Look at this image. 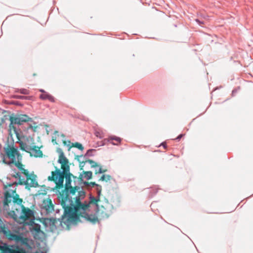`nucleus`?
Returning a JSON list of instances; mask_svg holds the SVG:
<instances>
[{"instance_id":"nucleus-4","label":"nucleus","mask_w":253,"mask_h":253,"mask_svg":"<svg viewBox=\"0 0 253 253\" xmlns=\"http://www.w3.org/2000/svg\"><path fill=\"white\" fill-rule=\"evenodd\" d=\"M75 190H77L78 192V195L76 197V204L78 205V208L79 209L81 207L82 210H87L88 211L93 210L95 211V213H96L99 208L97 203L99 201V198L90 196L89 201H85L82 203L81 201L84 198L85 192L80 187H76L75 190H71V193L75 194Z\"/></svg>"},{"instance_id":"nucleus-6","label":"nucleus","mask_w":253,"mask_h":253,"mask_svg":"<svg viewBox=\"0 0 253 253\" xmlns=\"http://www.w3.org/2000/svg\"><path fill=\"white\" fill-rule=\"evenodd\" d=\"M87 210H82L81 207L78 208V205L76 204L74 208H69L67 211L65 210L64 216L68 217L69 218H73L76 220L80 219V218H84L85 220L89 221L93 224L96 223L98 221V217L96 213L91 214L87 212Z\"/></svg>"},{"instance_id":"nucleus-12","label":"nucleus","mask_w":253,"mask_h":253,"mask_svg":"<svg viewBox=\"0 0 253 253\" xmlns=\"http://www.w3.org/2000/svg\"><path fill=\"white\" fill-rule=\"evenodd\" d=\"M3 253H27L26 251L23 249H19V248L16 246H11L9 247H3Z\"/></svg>"},{"instance_id":"nucleus-27","label":"nucleus","mask_w":253,"mask_h":253,"mask_svg":"<svg viewBox=\"0 0 253 253\" xmlns=\"http://www.w3.org/2000/svg\"><path fill=\"white\" fill-rule=\"evenodd\" d=\"M40 91L41 92H42L43 93H45V92H46L43 89H40Z\"/></svg>"},{"instance_id":"nucleus-19","label":"nucleus","mask_w":253,"mask_h":253,"mask_svg":"<svg viewBox=\"0 0 253 253\" xmlns=\"http://www.w3.org/2000/svg\"><path fill=\"white\" fill-rule=\"evenodd\" d=\"M111 179V176L109 175H103L100 179V180H101V181H108L110 180Z\"/></svg>"},{"instance_id":"nucleus-13","label":"nucleus","mask_w":253,"mask_h":253,"mask_svg":"<svg viewBox=\"0 0 253 253\" xmlns=\"http://www.w3.org/2000/svg\"><path fill=\"white\" fill-rule=\"evenodd\" d=\"M57 222L56 220L54 218H44L43 220V224L46 227L53 230L56 228L55 223Z\"/></svg>"},{"instance_id":"nucleus-21","label":"nucleus","mask_w":253,"mask_h":253,"mask_svg":"<svg viewBox=\"0 0 253 253\" xmlns=\"http://www.w3.org/2000/svg\"><path fill=\"white\" fill-rule=\"evenodd\" d=\"M19 90V92L21 94H23L27 95L30 93L29 90L27 89H25V88H21V89H20Z\"/></svg>"},{"instance_id":"nucleus-18","label":"nucleus","mask_w":253,"mask_h":253,"mask_svg":"<svg viewBox=\"0 0 253 253\" xmlns=\"http://www.w3.org/2000/svg\"><path fill=\"white\" fill-rule=\"evenodd\" d=\"M82 176L84 178H85L87 180L89 179L92 176V172L90 171L84 172V173L82 175Z\"/></svg>"},{"instance_id":"nucleus-11","label":"nucleus","mask_w":253,"mask_h":253,"mask_svg":"<svg viewBox=\"0 0 253 253\" xmlns=\"http://www.w3.org/2000/svg\"><path fill=\"white\" fill-rule=\"evenodd\" d=\"M42 211L46 214L51 212L54 210V207L50 200H44L42 205Z\"/></svg>"},{"instance_id":"nucleus-8","label":"nucleus","mask_w":253,"mask_h":253,"mask_svg":"<svg viewBox=\"0 0 253 253\" xmlns=\"http://www.w3.org/2000/svg\"><path fill=\"white\" fill-rule=\"evenodd\" d=\"M10 121L9 135L13 139L14 135L19 136V133L22 132L18 125H22L27 122H32V119L25 114H16L10 116Z\"/></svg>"},{"instance_id":"nucleus-23","label":"nucleus","mask_w":253,"mask_h":253,"mask_svg":"<svg viewBox=\"0 0 253 253\" xmlns=\"http://www.w3.org/2000/svg\"><path fill=\"white\" fill-rule=\"evenodd\" d=\"M183 136V134H181L179 135L176 138L175 140H176L177 141H179L181 137Z\"/></svg>"},{"instance_id":"nucleus-9","label":"nucleus","mask_w":253,"mask_h":253,"mask_svg":"<svg viewBox=\"0 0 253 253\" xmlns=\"http://www.w3.org/2000/svg\"><path fill=\"white\" fill-rule=\"evenodd\" d=\"M5 151L9 161L6 162L4 160V163L8 164L15 163V166L17 167V164L18 163H21L20 161L22 159V156L17 148L15 147L13 145H8L7 147L5 148Z\"/></svg>"},{"instance_id":"nucleus-2","label":"nucleus","mask_w":253,"mask_h":253,"mask_svg":"<svg viewBox=\"0 0 253 253\" xmlns=\"http://www.w3.org/2000/svg\"><path fill=\"white\" fill-rule=\"evenodd\" d=\"M0 231L8 240L14 241L17 244L23 246L28 249H32L34 245V241L28 237L23 228L15 227L12 231L9 225L3 223L0 225Z\"/></svg>"},{"instance_id":"nucleus-20","label":"nucleus","mask_w":253,"mask_h":253,"mask_svg":"<svg viewBox=\"0 0 253 253\" xmlns=\"http://www.w3.org/2000/svg\"><path fill=\"white\" fill-rule=\"evenodd\" d=\"M72 146L78 148L79 149H80L81 150H83L84 149V147L83 146V145L79 142H76L75 143H72Z\"/></svg>"},{"instance_id":"nucleus-1","label":"nucleus","mask_w":253,"mask_h":253,"mask_svg":"<svg viewBox=\"0 0 253 253\" xmlns=\"http://www.w3.org/2000/svg\"><path fill=\"white\" fill-rule=\"evenodd\" d=\"M17 184L16 182H7L6 185H4L5 191L3 200V208L5 210L9 209L8 204L11 202L17 204L21 209V211L16 209V213H14V219L20 224H29L35 220L34 212L33 211L25 208L22 205V200L19 198V195L16 193L15 186Z\"/></svg>"},{"instance_id":"nucleus-22","label":"nucleus","mask_w":253,"mask_h":253,"mask_svg":"<svg viewBox=\"0 0 253 253\" xmlns=\"http://www.w3.org/2000/svg\"><path fill=\"white\" fill-rule=\"evenodd\" d=\"M16 98L20 99H26L28 98V97L22 95H17L16 96Z\"/></svg>"},{"instance_id":"nucleus-3","label":"nucleus","mask_w":253,"mask_h":253,"mask_svg":"<svg viewBox=\"0 0 253 253\" xmlns=\"http://www.w3.org/2000/svg\"><path fill=\"white\" fill-rule=\"evenodd\" d=\"M17 138L16 142L19 144L21 150L30 154L32 157L36 158L42 157L43 153L41 150L42 146L36 145L34 138L30 136H24L23 132L19 133V136L14 135Z\"/></svg>"},{"instance_id":"nucleus-10","label":"nucleus","mask_w":253,"mask_h":253,"mask_svg":"<svg viewBox=\"0 0 253 253\" xmlns=\"http://www.w3.org/2000/svg\"><path fill=\"white\" fill-rule=\"evenodd\" d=\"M28 225H30L29 229L35 239L40 240L43 237L44 233L41 230L40 224L35 223L34 221H32Z\"/></svg>"},{"instance_id":"nucleus-5","label":"nucleus","mask_w":253,"mask_h":253,"mask_svg":"<svg viewBox=\"0 0 253 253\" xmlns=\"http://www.w3.org/2000/svg\"><path fill=\"white\" fill-rule=\"evenodd\" d=\"M60 151L58 162L61 164V169L63 170L61 171L56 168V170L52 171L51 175L48 177L49 180L53 181L59 186L63 185L64 174L69 172L68 160L65 156L64 153L61 150Z\"/></svg>"},{"instance_id":"nucleus-16","label":"nucleus","mask_w":253,"mask_h":253,"mask_svg":"<svg viewBox=\"0 0 253 253\" xmlns=\"http://www.w3.org/2000/svg\"><path fill=\"white\" fill-rule=\"evenodd\" d=\"M40 97L42 100L47 99L52 102H54L55 101L54 98L52 95L47 93V92H45V93H42L41 94Z\"/></svg>"},{"instance_id":"nucleus-15","label":"nucleus","mask_w":253,"mask_h":253,"mask_svg":"<svg viewBox=\"0 0 253 253\" xmlns=\"http://www.w3.org/2000/svg\"><path fill=\"white\" fill-rule=\"evenodd\" d=\"M88 162L90 164L92 168L95 169V173H102L105 172L106 170H102V169L97 165L96 162L92 160H89Z\"/></svg>"},{"instance_id":"nucleus-26","label":"nucleus","mask_w":253,"mask_h":253,"mask_svg":"<svg viewBox=\"0 0 253 253\" xmlns=\"http://www.w3.org/2000/svg\"><path fill=\"white\" fill-rule=\"evenodd\" d=\"M161 145H162L164 148H166V147H167V145H166V143H162L161 144Z\"/></svg>"},{"instance_id":"nucleus-7","label":"nucleus","mask_w":253,"mask_h":253,"mask_svg":"<svg viewBox=\"0 0 253 253\" xmlns=\"http://www.w3.org/2000/svg\"><path fill=\"white\" fill-rule=\"evenodd\" d=\"M18 171L15 172L13 176L18 179V183L20 185H25L28 187H36L38 185L36 180V176L33 174L29 173L27 170L23 167L21 163H18Z\"/></svg>"},{"instance_id":"nucleus-24","label":"nucleus","mask_w":253,"mask_h":253,"mask_svg":"<svg viewBox=\"0 0 253 253\" xmlns=\"http://www.w3.org/2000/svg\"><path fill=\"white\" fill-rule=\"evenodd\" d=\"M92 150H93L92 149L88 150L87 151V152H86V153L85 155H86V156H91V154H90V153H91V151H92Z\"/></svg>"},{"instance_id":"nucleus-29","label":"nucleus","mask_w":253,"mask_h":253,"mask_svg":"<svg viewBox=\"0 0 253 253\" xmlns=\"http://www.w3.org/2000/svg\"><path fill=\"white\" fill-rule=\"evenodd\" d=\"M235 91V90H233L232 91V93H233Z\"/></svg>"},{"instance_id":"nucleus-28","label":"nucleus","mask_w":253,"mask_h":253,"mask_svg":"<svg viewBox=\"0 0 253 253\" xmlns=\"http://www.w3.org/2000/svg\"><path fill=\"white\" fill-rule=\"evenodd\" d=\"M196 21L200 24H203V22H201L198 19H196Z\"/></svg>"},{"instance_id":"nucleus-17","label":"nucleus","mask_w":253,"mask_h":253,"mask_svg":"<svg viewBox=\"0 0 253 253\" xmlns=\"http://www.w3.org/2000/svg\"><path fill=\"white\" fill-rule=\"evenodd\" d=\"M89 185L95 186L96 187L97 193L98 195L97 197L99 198V196L100 195L101 192V186L94 182H90Z\"/></svg>"},{"instance_id":"nucleus-25","label":"nucleus","mask_w":253,"mask_h":253,"mask_svg":"<svg viewBox=\"0 0 253 253\" xmlns=\"http://www.w3.org/2000/svg\"><path fill=\"white\" fill-rule=\"evenodd\" d=\"M95 135L97 137H99L100 138H101V136L100 135L99 132H96L95 133Z\"/></svg>"},{"instance_id":"nucleus-14","label":"nucleus","mask_w":253,"mask_h":253,"mask_svg":"<svg viewBox=\"0 0 253 253\" xmlns=\"http://www.w3.org/2000/svg\"><path fill=\"white\" fill-rule=\"evenodd\" d=\"M121 139L119 137L115 136H110L108 139H105L103 140L102 145H105L106 142H110L113 145H118L121 143Z\"/></svg>"}]
</instances>
